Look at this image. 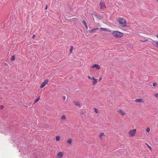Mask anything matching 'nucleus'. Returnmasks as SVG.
<instances>
[{"mask_svg": "<svg viewBox=\"0 0 158 158\" xmlns=\"http://www.w3.org/2000/svg\"><path fill=\"white\" fill-rule=\"evenodd\" d=\"M117 21L119 22L121 26L123 27H125L127 26V21L124 18H119L117 19Z\"/></svg>", "mask_w": 158, "mask_h": 158, "instance_id": "2", "label": "nucleus"}, {"mask_svg": "<svg viewBox=\"0 0 158 158\" xmlns=\"http://www.w3.org/2000/svg\"><path fill=\"white\" fill-rule=\"evenodd\" d=\"M104 135V133L103 132H102L99 135V137L101 139H102Z\"/></svg>", "mask_w": 158, "mask_h": 158, "instance_id": "17", "label": "nucleus"}, {"mask_svg": "<svg viewBox=\"0 0 158 158\" xmlns=\"http://www.w3.org/2000/svg\"><path fill=\"white\" fill-rule=\"evenodd\" d=\"M152 44L155 47L158 48V41H154L152 43Z\"/></svg>", "mask_w": 158, "mask_h": 158, "instance_id": "13", "label": "nucleus"}, {"mask_svg": "<svg viewBox=\"0 0 158 158\" xmlns=\"http://www.w3.org/2000/svg\"><path fill=\"white\" fill-rule=\"evenodd\" d=\"M158 94H156L154 95V96L155 97L157 98L158 97Z\"/></svg>", "mask_w": 158, "mask_h": 158, "instance_id": "27", "label": "nucleus"}, {"mask_svg": "<svg viewBox=\"0 0 158 158\" xmlns=\"http://www.w3.org/2000/svg\"><path fill=\"white\" fill-rule=\"evenodd\" d=\"M4 106L3 105L1 106H0V109H2L3 108Z\"/></svg>", "mask_w": 158, "mask_h": 158, "instance_id": "28", "label": "nucleus"}, {"mask_svg": "<svg viewBox=\"0 0 158 158\" xmlns=\"http://www.w3.org/2000/svg\"><path fill=\"white\" fill-rule=\"evenodd\" d=\"M145 144L148 146V148L151 151L152 150V148H151V147L149 145L148 143H145Z\"/></svg>", "mask_w": 158, "mask_h": 158, "instance_id": "19", "label": "nucleus"}, {"mask_svg": "<svg viewBox=\"0 0 158 158\" xmlns=\"http://www.w3.org/2000/svg\"><path fill=\"white\" fill-rule=\"evenodd\" d=\"M100 31H107V32H111V30L109 29L106 28H104L103 27H101L100 29Z\"/></svg>", "mask_w": 158, "mask_h": 158, "instance_id": "9", "label": "nucleus"}, {"mask_svg": "<svg viewBox=\"0 0 158 158\" xmlns=\"http://www.w3.org/2000/svg\"><path fill=\"white\" fill-rule=\"evenodd\" d=\"M99 5L100 6V9H105L106 8V6L105 3L103 2H101L99 3Z\"/></svg>", "mask_w": 158, "mask_h": 158, "instance_id": "7", "label": "nucleus"}, {"mask_svg": "<svg viewBox=\"0 0 158 158\" xmlns=\"http://www.w3.org/2000/svg\"><path fill=\"white\" fill-rule=\"evenodd\" d=\"M117 112L119 114L123 116L126 114V113L122 110H117Z\"/></svg>", "mask_w": 158, "mask_h": 158, "instance_id": "6", "label": "nucleus"}, {"mask_svg": "<svg viewBox=\"0 0 158 158\" xmlns=\"http://www.w3.org/2000/svg\"><path fill=\"white\" fill-rule=\"evenodd\" d=\"M73 141V140L72 139L70 138L67 141V143L69 144V145H71Z\"/></svg>", "mask_w": 158, "mask_h": 158, "instance_id": "14", "label": "nucleus"}, {"mask_svg": "<svg viewBox=\"0 0 158 158\" xmlns=\"http://www.w3.org/2000/svg\"><path fill=\"white\" fill-rule=\"evenodd\" d=\"M87 77L89 79L92 80L93 81L92 82V85H95L98 82V79L95 78L94 77L88 76Z\"/></svg>", "mask_w": 158, "mask_h": 158, "instance_id": "4", "label": "nucleus"}, {"mask_svg": "<svg viewBox=\"0 0 158 158\" xmlns=\"http://www.w3.org/2000/svg\"><path fill=\"white\" fill-rule=\"evenodd\" d=\"M66 118V116L65 115H63L61 117L62 119H65Z\"/></svg>", "mask_w": 158, "mask_h": 158, "instance_id": "23", "label": "nucleus"}, {"mask_svg": "<svg viewBox=\"0 0 158 158\" xmlns=\"http://www.w3.org/2000/svg\"><path fill=\"white\" fill-rule=\"evenodd\" d=\"M85 28H86V29H87L88 28V25H85Z\"/></svg>", "mask_w": 158, "mask_h": 158, "instance_id": "29", "label": "nucleus"}, {"mask_svg": "<svg viewBox=\"0 0 158 158\" xmlns=\"http://www.w3.org/2000/svg\"><path fill=\"white\" fill-rule=\"evenodd\" d=\"M98 29V27L95 28L94 29H91V30H90L89 31V32L90 33H92L94 31L97 30Z\"/></svg>", "mask_w": 158, "mask_h": 158, "instance_id": "15", "label": "nucleus"}, {"mask_svg": "<svg viewBox=\"0 0 158 158\" xmlns=\"http://www.w3.org/2000/svg\"><path fill=\"white\" fill-rule=\"evenodd\" d=\"M73 47L72 46H71L70 48V49L69 50L70 54L71 53L73 52Z\"/></svg>", "mask_w": 158, "mask_h": 158, "instance_id": "16", "label": "nucleus"}, {"mask_svg": "<svg viewBox=\"0 0 158 158\" xmlns=\"http://www.w3.org/2000/svg\"><path fill=\"white\" fill-rule=\"evenodd\" d=\"M147 40H144V41H147Z\"/></svg>", "mask_w": 158, "mask_h": 158, "instance_id": "35", "label": "nucleus"}, {"mask_svg": "<svg viewBox=\"0 0 158 158\" xmlns=\"http://www.w3.org/2000/svg\"><path fill=\"white\" fill-rule=\"evenodd\" d=\"M36 36V35H33L32 36V38L34 39Z\"/></svg>", "mask_w": 158, "mask_h": 158, "instance_id": "30", "label": "nucleus"}, {"mask_svg": "<svg viewBox=\"0 0 158 158\" xmlns=\"http://www.w3.org/2000/svg\"><path fill=\"white\" fill-rule=\"evenodd\" d=\"M135 101L137 102L143 103V101L141 98L136 99Z\"/></svg>", "mask_w": 158, "mask_h": 158, "instance_id": "11", "label": "nucleus"}, {"mask_svg": "<svg viewBox=\"0 0 158 158\" xmlns=\"http://www.w3.org/2000/svg\"><path fill=\"white\" fill-rule=\"evenodd\" d=\"M136 131V129L130 130L128 132V134L130 137H133L135 135Z\"/></svg>", "mask_w": 158, "mask_h": 158, "instance_id": "3", "label": "nucleus"}, {"mask_svg": "<svg viewBox=\"0 0 158 158\" xmlns=\"http://www.w3.org/2000/svg\"><path fill=\"white\" fill-rule=\"evenodd\" d=\"M40 96H39L38 97V98H36L35 100V102L34 103H35L36 102H38L39 101V100H40Z\"/></svg>", "mask_w": 158, "mask_h": 158, "instance_id": "20", "label": "nucleus"}, {"mask_svg": "<svg viewBox=\"0 0 158 158\" xmlns=\"http://www.w3.org/2000/svg\"><path fill=\"white\" fill-rule=\"evenodd\" d=\"M94 111L96 113H98L99 112L98 110L96 108H94Z\"/></svg>", "mask_w": 158, "mask_h": 158, "instance_id": "21", "label": "nucleus"}, {"mask_svg": "<svg viewBox=\"0 0 158 158\" xmlns=\"http://www.w3.org/2000/svg\"><path fill=\"white\" fill-rule=\"evenodd\" d=\"M64 155V153L63 152H59L57 154V157L59 158L62 157Z\"/></svg>", "mask_w": 158, "mask_h": 158, "instance_id": "10", "label": "nucleus"}, {"mask_svg": "<svg viewBox=\"0 0 158 158\" xmlns=\"http://www.w3.org/2000/svg\"><path fill=\"white\" fill-rule=\"evenodd\" d=\"M82 23L85 26L87 24L86 22L85 21H82Z\"/></svg>", "mask_w": 158, "mask_h": 158, "instance_id": "25", "label": "nucleus"}, {"mask_svg": "<svg viewBox=\"0 0 158 158\" xmlns=\"http://www.w3.org/2000/svg\"><path fill=\"white\" fill-rule=\"evenodd\" d=\"M150 131V129L149 127H147L146 129V132L147 133H149Z\"/></svg>", "mask_w": 158, "mask_h": 158, "instance_id": "18", "label": "nucleus"}, {"mask_svg": "<svg viewBox=\"0 0 158 158\" xmlns=\"http://www.w3.org/2000/svg\"><path fill=\"white\" fill-rule=\"evenodd\" d=\"M47 7H48V6H47V5L46 7H45V9L46 10L47 8Z\"/></svg>", "mask_w": 158, "mask_h": 158, "instance_id": "33", "label": "nucleus"}, {"mask_svg": "<svg viewBox=\"0 0 158 158\" xmlns=\"http://www.w3.org/2000/svg\"><path fill=\"white\" fill-rule=\"evenodd\" d=\"M92 69H95L97 70H99L101 68L100 66L98 64H94L93 65L92 67Z\"/></svg>", "mask_w": 158, "mask_h": 158, "instance_id": "8", "label": "nucleus"}, {"mask_svg": "<svg viewBox=\"0 0 158 158\" xmlns=\"http://www.w3.org/2000/svg\"><path fill=\"white\" fill-rule=\"evenodd\" d=\"M24 106L26 108H27L28 107L27 106H26L25 105V106Z\"/></svg>", "mask_w": 158, "mask_h": 158, "instance_id": "34", "label": "nucleus"}, {"mask_svg": "<svg viewBox=\"0 0 158 158\" xmlns=\"http://www.w3.org/2000/svg\"><path fill=\"white\" fill-rule=\"evenodd\" d=\"M156 37L158 39V33L156 35Z\"/></svg>", "mask_w": 158, "mask_h": 158, "instance_id": "32", "label": "nucleus"}, {"mask_svg": "<svg viewBox=\"0 0 158 158\" xmlns=\"http://www.w3.org/2000/svg\"><path fill=\"white\" fill-rule=\"evenodd\" d=\"M60 139V137L59 136H57L56 138V141H58Z\"/></svg>", "mask_w": 158, "mask_h": 158, "instance_id": "22", "label": "nucleus"}, {"mask_svg": "<svg viewBox=\"0 0 158 158\" xmlns=\"http://www.w3.org/2000/svg\"><path fill=\"white\" fill-rule=\"evenodd\" d=\"M15 58L14 56H13L11 57V60L12 61H14L15 60Z\"/></svg>", "mask_w": 158, "mask_h": 158, "instance_id": "24", "label": "nucleus"}, {"mask_svg": "<svg viewBox=\"0 0 158 158\" xmlns=\"http://www.w3.org/2000/svg\"><path fill=\"white\" fill-rule=\"evenodd\" d=\"M157 85V84L156 82H154L153 84V86H156Z\"/></svg>", "mask_w": 158, "mask_h": 158, "instance_id": "26", "label": "nucleus"}, {"mask_svg": "<svg viewBox=\"0 0 158 158\" xmlns=\"http://www.w3.org/2000/svg\"><path fill=\"white\" fill-rule=\"evenodd\" d=\"M157 2H158V0H157Z\"/></svg>", "mask_w": 158, "mask_h": 158, "instance_id": "36", "label": "nucleus"}, {"mask_svg": "<svg viewBox=\"0 0 158 158\" xmlns=\"http://www.w3.org/2000/svg\"><path fill=\"white\" fill-rule=\"evenodd\" d=\"M102 77H100V78L99 79H98V81H100L102 80Z\"/></svg>", "mask_w": 158, "mask_h": 158, "instance_id": "31", "label": "nucleus"}, {"mask_svg": "<svg viewBox=\"0 0 158 158\" xmlns=\"http://www.w3.org/2000/svg\"><path fill=\"white\" fill-rule=\"evenodd\" d=\"M73 103L76 106H80L81 104L78 101H74L73 102Z\"/></svg>", "mask_w": 158, "mask_h": 158, "instance_id": "12", "label": "nucleus"}, {"mask_svg": "<svg viewBox=\"0 0 158 158\" xmlns=\"http://www.w3.org/2000/svg\"><path fill=\"white\" fill-rule=\"evenodd\" d=\"M48 80L46 79L44 81L42 84L40 86V88H43L48 82Z\"/></svg>", "mask_w": 158, "mask_h": 158, "instance_id": "5", "label": "nucleus"}, {"mask_svg": "<svg viewBox=\"0 0 158 158\" xmlns=\"http://www.w3.org/2000/svg\"><path fill=\"white\" fill-rule=\"evenodd\" d=\"M112 35L114 37L116 38H121L123 35V33L118 31H113L112 33Z\"/></svg>", "mask_w": 158, "mask_h": 158, "instance_id": "1", "label": "nucleus"}]
</instances>
